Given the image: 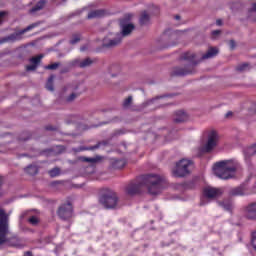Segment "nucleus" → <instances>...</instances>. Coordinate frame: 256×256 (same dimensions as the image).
<instances>
[{
  "mask_svg": "<svg viewBox=\"0 0 256 256\" xmlns=\"http://www.w3.org/2000/svg\"><path fill=\"white\" fill-rule=\"evenodd\" d=\"M165 180L163 176L157 174H147L142 176L139 180L130 182L126 187L127 195L133 197V195H139L143 187H147L150 195H159L163 191V184Z\"/></svg>",
  "mask_w": 256,
  "mask_h": 256,
  "instance_id": "nucleus-1",
  "label": "nucleus"
},
{
  "mask_svg": "<svg viewBox=\"0 0 256 256\" xmlns=\"http://www.w3.org/2000/svg\"><path fill=\"white\" fill-rule=\"evenodd\" d=\"M9 233V215L5 213V210L0 209V245H10V247H17L18 249H21L22 247H25V242H23V239L13 236L11 238H7V235Z\"/></svg>",
  "mask_w": 256,
  "mask_h": 256,
  "instance_id": "nucleus-2",
  "label": "nucleus"
},
{
  "mask_svg": "<svg viewBox=\"0 0 256 256\" xmlns=\"http://www.w3.org/2000/svg\"><path fill=\"white\" fill-rule=\"evenodd\" d=\"M239 168V163L235 160H224L214 165V175L219 179H232L233 174Z\"/></svg>",
  "mask_w": 256,
  "mask_h": 256,
  "instance_id": "nucleus-3",
  "label": "nucleus"
},
{
  "mask_svg": "<svg viewBox=\"0 0 256 256\" xmlns=\"http://www.w3.org/2000/svg\"><path fill=\"white\" fill-rule=\"evenodd\" d=\"M99 203L105 207V209H117L119 205V196L113 190H108L102 194L99 198Z\"/></svg>",
  "mask_w": 256,
  "mask_h": 256,
  "instance_id": "nucleus-4",
  "label": "nucleus"
},
{
  "mask_svg": "<svg viewBox=\"0 0 256 256\" xmlns=\"http://www.w3.org/2000/svg\"><path fill=\"white\" fill-rule=\"evenodd\" d=\"M192 162L187 159H182L176 163L175 168L172 170L174 177H187L191 173Z\"/></svg>",
  "mask_w": 256,
  "mask_h": 256,
  "instance_id": "nucleus-5",
  "label": "nucleus"
},
{
  "mask_svg": "<svg viewBox=\"0 0 256 256\" xmlns=\"http://www.w3.org/2000/svg\"><path fill=\"white\" fill-rule=\"evenodd\" d=\"M121 41H123V36L121 33H109L103 40L102 46L107 49H113V47H117V45H121Z\"/></svg>",
  "mask_w": 256,
  "mask_h": 256,
  "instance_id": "nucleus-6",
  "label": "nucleus"
},
{
  "mask_svg": "<svg viewBox=\"0 0 256 256\" xmlns=\"http://www.w3.org/2000/svg\"><path fill=\"white\" fill-rule=\"evenodd\" d=\"M219 141V135L215 130H212L208 134L207 143L201 147V153H211L212 149L217 147V142Z\"/></svg>",
  "mask_w": 256,
  "mask_h": 256,
  "instance_id": "nucleus-7",
  "label": "nucleus"
},
{
  "mask_svg": "<svg viewBox=\"0 0 256 256\" xmlns=\"http://www.w3.org/2000/svg\"><path fill=\"white\" fill-rule=\"evenodd\" d=\"M58 217L63 221H67L73 217V205L70 202L62 204L57 211Z\"/></svg>",
  "mask_w": 256,
  "mask_h": 256,
  "instance_id": "nucleus-8",
  "label": "nucleus"
},
{
  "mask_svg": "<svg viewBox=\"0 0 256 256\" xmlns=\"http://www.w3.org/2000/svg\"><path fill=\"white\" fill-rule=\"evenodd\" d=\"M94 63H97V59H91L90 57L85 58L83 60L75 59L72 60L69 65L70 67H80V69H87V67H91Z\"/></svg>",
  "mask_w": 256,
  "mask_h": 256,
  "instance_id": "nucleus-9",
  "label": "nucleus"
},
{
  "mask_svg": "<svg viewBox=\"0 0 256 256\" xmlns=\"http://www.w3.org/2000/svg\"><path fill=\"white\" fill-rule=\"evenodd\" d=\"M203 195L206 199H217L223 195V188L207 186L203 189Z\"/></svg>",
  "mask_w": 256,
  "mask_h": 256,
  "instance_id": "nucleus-10",
  "label": "nucleus"
},
{
  "mask_svg": "<svg viewBox=\"0 0 256 256\" xmlns=\"http://www.w3.org/2000/svg\"><path fill=\"white\" fill-rule=\"evenodd\" d=\"M244 217L250 221H256V202H252L244 207Z\"/></svg>",
  "mask_w": 256,
  "mask_h": 256,
  "instance_id": "nucleus-11",
  "label": "nucleus"
},
{
  "mask_svg": "<svg viewBox=\"0 0 256 256\" xmlns=\"http://www.w3.org/2000/svg\"><path fill=\"white\" fill-rule=\"evenodd\" d=\"M229 195L231 197H241L243 195H247V186H245V184H242L236 188H232L229 191Z\"/></svg>",
  "mask_w": 256,
  "mask_h": 256,
  "instance_id": "nucleus-12",
  "label": "nucleus"
},
{
  "mask_svg": "<svg viewBox=\"0 0 256 256\" xmlns=\"http://www.w3.org/2000/svg\"><path fill=\"white\" fill-rule=\"evenodd\" d=\"M190 73H193V71L189 68L176 67L172 70L171 75L173 77H184V75H190Z\"/></svg>",
  "mask_w": 256,
  "mask_h": 256,
  "instance_id": "nucleus-13",
  "label": "nucleus"
},
{
  "mask_svg": "<svg viewBox=\"0 0 256 256\" xmlns=\"http://www.w3.org/2000/svg\"><path fill=\"white\" fill-rule=\"evenodd\" d=\"M120 27L122 29V32L120 33L122 38L131 35L133 30L135 29V25H133V24H123V22H120Z\"/></svg>",
  "mask_w": 256,
  "mask_h": 256,
  "instance_id": "nucleus-14",
  "label": "nucleus"
},
{
  "mask_svg": "<svg viewBox=\"0 0 256 256\" xmlns=\"http://www.w3.org/2000/svg\"><path fill=\"white\" fill-rule=\"evenodd\" d=\"M181 61H188L190 65H197V62H195V53L192 52H185L180 57Z\"/></svg>",
  "mask_w": 256,
  "mask_h": 256,
  "instance_id": "nucleus-15",
  "label": "nucleus"
},
{
  "mask_svg": "<svg viewBox=\"0 0 256 256\" xmlns=\"http://www.w3.org/2000/svg\"><path fill=\"white\" fill-rule=\"evenodd\" d=\"M139 23L141 26L149 25V23H151V15H149L147 11L142 12L139 18Z\"/></svg>",
  "mask_w": 256,
  "mask_h": 256,
  "instance_id": "nucleus-16",
  "label": "nucleus"
},
{
  "mask_svg": "<svg viewBox=\"0 0 256 256\" xmlns=\"http://www.w3.org/2000/svg\"><path fill=\"white\" fill-rule=\"evenodd\" d=\"M253 155H256V143L253 144L252 146L244 149V157L245 159H251V157H253Z\"/></svg>",
  "mask_w": 256,
  "mask_h": 256,
  "instance_id": "nucleus-17",
  "label": "nucleus"
},
{
  "mask_svg": "<svg viewBox=\"0 0 256 256\" xmlns=\"http://www.w3.org/2000/svg\"><path fill=\"white\" fill-rule=\"evenodd\" d=\"M175 123H183L187 121V113L185 111L180 110L176 112V117L174 118Z\"/></svg>",
  "mask_w": 256,
  "mask_h": 256,
  "instance_id": "nucleus-18",
  "label": "nucleus"
},
{
  "mask_svg": "<svg viewBox=\"0 0 256 256\" xmlns=\"http://www.w3.org/2000/svg\"><path fill=\"white\" fill-rule=\"evenodd\" d=\"M103 15H105V10H94L87 15V18L98 19L99 17H103Z\"/></svg>",
  "mask_w": 256,
  "mask_h": 256,
  "instance_id": "nucleus-19",
  "label": "nucleus"
},
{
  "mask_svg": "<svg viewBox=\"0 0 256 256\" xmlns=\"http://www.w3.org/2000/svg\"><path fill=\"white\" fill-rule=\"evenodd\" d=\"M219 53V50L217 48H210L206 54L202 56V60L205 59H212V57H215Z\"/></svg>",
  "mask_w": 256,
  "mask_h": 256,
  "instance_id": "nucleus-20",
  "label": "nucleus"
},
{
  "mask_svg": "<svg viewBox=\"0 0 256 256\" xmlns=\"http://www.w3.org/2000/svg\"><path fill=\"white\" fill-rule=\"evenodd\" d=\"M45 3H47L45 0H40L32 9L30 10V13L33 15L37 13V11H41L45 7Z\"/></svg>",
  "mask_w": 256,
  "mask_h": 256,
  "instance_id": "nucleus-21",
  "label": "nucleus"
},
{
  "mask_svg": "<svg viewBox=\"0 0 256 256\" xmlns=\"http://www.w3.org/2000/svg\"><path fill=\"white\" fill-rule=\"evenodd\" d=\"M161 99H165V96H156L155 98L149 99L144 103L145 107H148V105H159V101H161Z\"/></svg>",
  "mask_w": 256,
  "mask_h": 256,
  "instance_id": "nucleus-22",
  "label": "nucleus"
},
{
  "mask_svg": "<svg viewBox=\"0 0 256 256\" xmlns=\"http://www.w3.org/2000/svg\"><path fill=\"white\" fill-rule=\"evenodd\" d=\"M101 159H103V157L101 156H96V157H82L81 161H84V163H91V165H95V163H99V161H101Z\"/></svg>",
  "mask_w": 256,
  "mask_h": 256,
  "instance_id": "nucleus-23",
  "label": "nucleus"
},
{
  "mask_svg": "<svg viewBox=\"0 0 256 256\" xmlns=\"http://www.w3.org/2000/svg\"><path fill=\"white\" fill-rule=\"evenodd\" d=\"M19 39H21V34H11L10 36L0 40V43H7V41H19Z\"/></svg>",
  "mask_w": 256,
  "mask_h": 256,
  "instance_id": "nucleus-24",
  "label": "nucleus"
},
{
  "mask_svg": "<svg viewBox=\"0 0 256 256\" xmlns=\"http://www.w3.org/2000/svg\"><path fill=\"white\" fill-rule=\"evenodd\" d=\"M101 145H107L106 142H98L96 145L94 146H90V147H81L80 151H95L96 149H99V147H101Z\"/></svg>",
  "mask_w": 256,
  "mask_h": 256,
  "instance_id": "nucleus-25",
  "label": "nucleus"
},
{
  "mask_svg": "<svg viewBox=\"0 0 256 256\" xmlns=\"http://www.w3.org/2000/svg\"><path fill=\"white\" fill-rule=\"evenodd\" d=\"M113 169H123L125 167V160H114L112 161Z\"/></svg>",
  "mask_w": 256,
  "mask_h": 256,
  "instance_id": "nucleus-26",
  "label": "nucleus"
},
{
  "mask_svg": "<svg viewBox=\"0 0 256 256\" xmlns=\"http://www.w3.org/2000/svg\"><path fill=\"white\" fill-rule=\"evenodd\" d=\"M25 171L28 173V175H37L39 169L35 165H29L27 168H25Z\"/></svg>",
  "mask_w": 256,
  "mask_h": 256,
  "instance_id": "nucleus-27",
  "label": "nucleus"
},
{
  "mask_svg": "<svg viewBox=\"0 0 256 256\" xmlns=\"http://www.w3.org/2000/svg\"><path fill=\"white\" fill-rule=\"evenodd\" d=\"M218 205H220V207H223V209H225V211H233V202H218Z\"/></svg>",
  "mask_w": 256,
  "mask_h": 256,
  "instance_id": "nucleus-28",
  "label": "nucleus"
},
{
  "mask_svg": "<svg viewBox=\"0 0 256 256\" xmlns=\"http://www.w3.org/2000/svg\"><path fill=\"white\" fill-rule=\"evenodd\" d=\"M251 69V65L249 63H243L236 67V71H239L240 73H243V71H249Z\"/></svg>",
  "mask_w": 256,
  "mask_h": 256,
  "instance_id": "nucleus-29",
  "label": "nucleus"
},
{
  "mask_svg": "<svg viewBox=\"0 0 256 256\" xmlns=\"http://www.w3.org/2000/svg\"><path fill=\"white\" fill-rule=\"evenodd\" d=\"M48 175H50L51 177H59L61 175V169L58 167H55L50 171H48Z\"/></svg>",
  "mask_w": 256,
  "mask_h": 256,
  "instance_id": "nucleus-30",
  "label": "nucleus"
},
{
  "mask_svg": "<svg viewBox=\"0 0 256 256\" xmlns=\"http://www.w3.org/2000/svg\"><path fill=\"white\" fill-rule=\"evenodd\" d=\"M55 79V76L54 75H51L49 78H48V81L46 83V89H48V91H54V88H53V80Z\"/></svg>",
  "mask_w": 256,
  "mask_h": 256,
  "instance_id": "nucleus-31",
  "label": "nucleus"
},
{
  "mask_svg": "<svg viewBox=\"0 0 256 256\" xmlns=\"http://www.w3.org/2000/svg\"><path fill=\"white\" fill-rule=\"evenodd\" d=\"M81 41V35L80 34H74L70 40V45H77Z\"/></svg>",
  "mask_w": 256,
  "mask_h": 256,
  "instance_id": "nucleus-32",
  "label": "nucleus"
},
{
  "mask_svg": "<svg viewBox=\"0 0 256 256\" xmlns=\"http://www.w3.org/2000/svg\"><path fill=\"white\" fill-rule=\"evenodd\" d=\"M59 67H61V63L55 62L53 64L45 66L44 68L50 71H55V69H59Z\"/></svg>",
  "mask_w": 256,
  "mask_h": 256,
  "instance_id": "nucleus-33",
  "label": "nucleus"
},
{
  "mask_svg": "<svg viewBox=\"0 0 256 256\" xmlns=\"http://www.w3.org/2000/svg\"><path fill=\"white\" fill-rule=\"evenodd\" d=\"M43 58V54H39L38 56L32 57L30 59L31 63H33L34 65H39V63H41V59Z\"/></svg>",
  "mask_w": 256,
  "mask_h": 256,
  "instance_id": "nucleus-34",
  "label": "nucleus"
},
{
  "mask_svg": "<svg viewBox=\"0 0 256 256\" xmlns=\"http://www.w3.org/2000/svg\"><path fill=\"white\" fill-rule=\"evenodd\" d=\"M35 27H39V23L38 22L33 23V24L27 26L24 30H22L20 32V35H23V33H27V31H31V29H35Z\"/></svg>",
  "mask_w": 256,
  "mask_h": 256,
  "instance_id": "nucleus-35",
  "label": "nucleus"
},
{
  "mask_svg": "<svg viewBox=\"0 0 256 256\" xmlns=\"http://www.w3.org/2000/svg\"><path fill=\"white\" fill-rule=\"evenodd\" d=\"M28 223H30V225H33L34 227L39 225V218L37 216H31L28 219Z\"/></svg>",
  "mask_w": 256,
  "mask_h": 256,
  "instance_id": "nucleus-36",
  "label": "nucleus"
},
{
  "mask_svg": "<svg viewBox=\"0 0 256 256\" xmlns=\"http://www.w3.org/2000/svg\"><path fill=\"white\" fill-rule=\"evenodd\" d=\"M131 103H133V97L129 96L128 98H126L123 102V107L125 109H127V107H131Z\"/></svg>",
  "mask_w": 256,
  "mask_h": 256,
  "instance_id": "nucleus-37",
  "label": "nucleus"
},
{
  "mask_svg": "<svg viewBox=\"0 0 256 256\" xmlns=\"http://www.w3.org/2000/svg\"><path fill=\"white\" fill-rule=\"evenodd\" d=\"M77 97H78V95H77L76 93H72L70 96H68V97L66 98V101H67L68 103H71V101H75V99H77Z\"/></svg>",
  "mask_w": 256,
  "mask_h": 256,
  "instance_id": "nucleus-38",
  "label": "nucleus"
},
{
  "mask_svg": "<svg viewBox=\"0 0 256 256\" xmlns=\"http://www.w3.org/2000/svg\"><path fill=\"white\" fill-rule=\"evenodd\" d=\"M228 45H229L231 51H233L235 49V47H237V42H235V40H230L228 42Z\"/></svg>",
  "mask_w": 256,
  "mask_h": 256,
  "instance_id": "nucleus-39",
  "label": "nucleus"
},
{
  "mask_svg": "<svg viewBox=\"0 0 256 256\" xmlns=\"http://www.w3.org/2000/svg\"><path fill=\"white\" fill-rule=\"evenodd\" d=\"M252 246L256 250V230L252 233Z\"/></svg>",
  "mask_w": 256,
  "mask_h": 256,
  "instance_id": "nucleus-40",
  "label": "nucleus"
},
{
  "mask_svg": "<svg viewBox=\"0 0 256 256\" xmlns=\"http://www.w3.org/2000/svg\"><path fill=\"white\" fill-rule=\"evenodd\" d=\"M35 69H37V65L36 64L28 65L26 67L27 71H35Z\"/></svg>",
  "mask_w": 256,
  "mask_h": 256,
  "instance_id": "nucleus-41",
  "label": "nucleus"
},
{
  "mask_svg": "<svg viewBox=\"0 0 256 256\" xmlns=\"http://www.w3.org/2000/svg\"><path fill=\"white\" fill-rule=\"evenodd\" d=\"M23 135L24 137H20V141H29V139H31V136H29V134L24 133Z\"/></svg>",
  "mask_w": 256,
  "mask_h": 256,
  "instance_id": "nucleus-42",
  "label": "nucleus"
},
{
  "mask_svg": "<svg viewBox=\"0 0 256 256\" xmlns=\"http://www.w3.org/2000/svg\"><path fill=\"white\" fill-rule=\"evenodd\" d=\"M249 13H256V2L252 4V7L249 9Z\"/></svg>",
  "mask_w": 256,
  "mask_h": 256,
  "instance_id": "nucleus-43",
  "label": "nucleus"
},
{
  "mask_svg": "<svg viewBox=\"0 0 256 256\" xmlns=\"http://www.w3.org/2000/svg\"><path fill=\"white\" fill-rule=\"evenodd\" d=\"M212 35L214 37H217V35H221V30H214V31H212Z\"/></svg>",
  "mask_w": 256,
  "mask_h": 256,
  "instance_id": "nucleus-44",
  "label": "nucleus"
},
{
  "mask_svg": "<svg viewBox=\"0 0 256 256\" xmlns=\"http://www.w3.org/2000/svg\"><path fill=\"white\" fill-rule=\"evenodd\" d=\"M46 130H47V131H56L57 128H55V127H53V126H47V127H46Z\"/></svg>",
  "mask_w": 256,
  "mask_h": 256,
  "instance_id": "nucleus-45",
  "label": "nucleus"
},
{
  "mask_svg": "<svg viewBox=\"0 0 256 256\" xmlns=\"http://www.w3.org/2000/svg\"><path fill=\"white\" fill-rule=\"evenodd\" d=\"M216 25L218 27H221V25H223V20H221V19L216 20Z\"/></svg>",
  "mask_w": 256,
  "mask_h": 256,
  "instance_id": "nucleus-46",
  "label": "nucleus"
},
{
  "mask_svg": "<svg viewBox=\"0 0 256 256\" xmlns=\"http://www.w3.org/2000/svg\"><path fill=\"white\" fill-rule=\"evenodd\" d=\"M178 33H179V32H173L172 35H171V38H172V39H177Z\"/></svg>",
  "mask_w": 256,
  "mask_h": 256,
  "instance_id": "nucleus-47",
  "label": "nucleus"
},
{
  "mask_svg": "<svg viewBox=\"0 0 256 256\" xmlns=\"http://www.w3.org/2000/svg\"><path fill=\"white\" fill-rule=\"evenodd\" d=\"M3 17H5V12H0V25H1V19H3Z\"/></svg>",
  "mask_w": 256,
  "mask_h": 256,
  "instance_id": "nucleus-48",
  "label": "nucleus"
},
{
  "mask_svg": "<svg viewBox=\"0 0 256 256\" xmlns=\"http://www.w3.org/2000/svg\"><path fill=\"white\" fill-rule=\"evenodd\" d=\"M233 115V112H227L226 117H231Z\"/></svg>",
  "mask_w": 256,
  "mask_h": 256,
  "instance_id": "nucleus-49",
  "label": "nucleus"
},
{
  "mask_svg": "<svg viewBox=\"0 0 256 256\" xmlns=\"http://www.w3.org/2000/svg\"><path fill=\"white\" fill-rule=\"evenodd\" d=\"M175 19L179 20V19H181V16L176 15V16H175Z\"/></svg>",
  "mask_w": 256,
  "mask_h": 256,
  "instance_id": "nucleus-50",
  "label": "nucleus"
},
{
  "mask_svg": "<svg viewBox=\"0 0 256 256\" xmlns=\"http://www.w3.org/2000/svg\"><path fill=\"white\" fill-rule=\"evenodd\" d=\"M81 51H85V48H81Z\"/></svg>",
  "mask_w": 256,
  "mask_h": 256,
  "instance_id": "nucleus-51",
  "label": "nucleus"
},
{
  "mask_svg": "<svg viewBox=\"0 0 256 256\" xmlns=\"http://www.w3.org/2000/svg\"><path fill=\"white\" fill-rule=\"evenodd\" d=\"M117 75H115V74H112V77H116Z\"/></svg>",
  "mask_w": 256,
  "mask_h": 256,
  "instance_id": "nucleus-52",
  "label": "nucleus"
},
{
  "mask_svg": "<svg viewBox=\"0 0 256 256\" xmlns=\"http://www.w3.org/2000/svg\"><path fill=\"white\" fill-rule=\"evenodd\" d=\"M0 185H1V177H0Z\"/></svg>",
  "mask_w": 256,
  "mask_h": 256,
  "instance_id": "nucleus-53",
  "label": "nucleus"
}]
</instances>
